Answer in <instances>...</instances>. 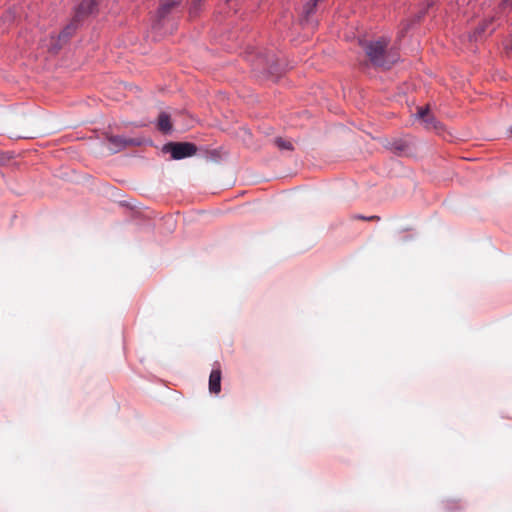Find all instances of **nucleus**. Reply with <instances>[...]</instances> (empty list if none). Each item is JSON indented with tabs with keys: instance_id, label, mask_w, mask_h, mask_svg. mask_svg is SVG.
Here are the masks:
<instances>
[{
	"instance_id": "nucleus-6",
	"label": "nucleus",
	"mask_w": 512,
	"mask_h": 512,
	"mask_svg": "<svg viewBox=\"0 0 512 512\" xmlns=\"http://www.w3.org/2000/svg\"><path fill=\"white\" fill-rule=\"evenodd\" d=\"M209 391L218 394L221 391V369L214 368L209 376Z\"/></svg>"
},
{
	"instance_id": "nucleus-2",
	"label": "nucleus",
	"mask_w": 512,
	"mask_h": 512,
	"mask_svg": "<svg viewBox=\"0 0 512 512\" xmlns=\"http://www.w3.org/2000/svg\"><path fill=\"white\" fill-rule=\"evenodd\" d=\"M163 151L171 153L173 159L180 160L195 155L197 147L189 142H170L164 145Z\"/></svg>"
},
{
	"instance_id": "nucleus-11",
	"label": "nucleus",
	"mask_w": 512,
	"mask_h": 512,
	"mask_svg": "<svg viewBox=\"0 0 512 512\" xmlns=\"http://www.w3.org/2000/svg\"><path fill=\"white\" fill-rule=\"evenodd\" d=\"M318 1H319V0H311V1H309V2L305 5V7H304V12H305V14H306V16H307V17H308L311 13H313L314 8L316 7V5H317V2H318Z\"/></svg>"
},
{
	"instance_id": "nucleus-8",
	"label": "nucleus",
	"mask_w": 512,
	"mask_h": 512,
	"mask_svg": "<svg viewBox=\"0 0 512 512\" xmlns=\"http://www.w3.org/2000/svg\"><path fill=\"white\" fill-rule=\"evenodd\" d=\"M157 128L163 133H169L172 130L171 118L168 113L161 112L159 114Z\"/></svg>"
},
{
	"instance_id": "nucleus-12",
	"label": "nucleus",
	"mask_w": 512,
	"mask_h": 512,
	"mask_svg": "<svg viewBox=\"0 0 512 512\" xmlns=\"http://www.w3.org/2000/svg\"><path fill=\"white\" fill-rule=\"evenodd\" d=\"M352 219L364 220V221H378V220H380V217L376 216V215L369 216V217H366V216H363V215H354L352 217Z\"/></svg>"
},
{
	"instance_id": "nucleus-13",
	"label": "nucleus",
	"mask_w": 512,
	"mask_h": 512,
	"mask_svg": "<svg viewBox=\"0 0 512 512\" xmlns=\"http://www.w3.org/2000/svg\"><path fill=\"white\" fill-rule=\"evenodd\" d=\"M502 5H503L504 7H510V8H512V0H503V1H502Z\"/></svg>"
},
{
	"instance_id": "nucleus-4",
	"label": "nucleus",
	"mask_w": 512,
	"mask_h": 512,
	"mask_svg": "<svg viewBox=\"0 0 512 512\" xmlns=\"http://www.w3.org/2000/svg\"><path fill=\"white\" fill-rule=\"evenodd\" d=\"M107 141L109 143V146H108L109 150L112 153H117L127 146L139 145V142L135 139L125 138L123 136H118V135L108 136Z\"/></svg>"
},
{
	"instance_id": "nucleus-15",
	"label": "nucleus",
	"mask_w": 512,
	"mask_h": 512,
	"mask_svg": "<svg viewBox=\"0 0 512 512\" xmlns=\"http://www.w3.org/2000/svg\"><path fill=\"white\" fill-rule=\"evenodd\" d=\"M485 30H486V28L484 26L481 27V29H480L481 32H485Z\"/></svg>"
},
{
	"instance_id": "nucleus-5",
	"label": "nucleus",
	"mask_w": 512,
	"mask_h": 512,
	"mask_svg": "<svg viewBox=\"0 0 512 512\" xmlns=\"http://www.w3.org/2000/svg\"><path fill=\"white\" fill-rule=\"evenodd\" d=\"M95 7L94 0H83L76 8L75 20L80 21L89 14H91Z\"/></svg>"
},
{
	"instance_id": "nucleus-16",
	"label": "nucleus",
	"mask_w": 512,
	"mask_h": 512,
	"mask_svg": "<svg viewBox=\"0 0 512 512\" xmlns=\"http://www.w3.org/2000/svg\"><path fill=\"white\" fill-rule=\"evenodd\" d=\"M510 133H511V136H512V126H511V129H510Z\"/></svg>"
},
{
	"instance_id": "nucleus-17",
	"label": "nucleus",
	"mask_w": 512,
	"mask_h": 512,
	"mask_svg": "<svg viewBox=\"0 0 512 512\" xmlns=\"http://www.w3.org/2000/svg\"><path fill=\"white\" fill-rule=\"evenodd\" d=\"M226 1H227V3H230L232 0H226Z\"/></svg>"
},
{
	"instance_id": "nucleus-9",
	"label": "nucleus",
	"mask_w": 512,
	"mask_h": 512,
	"mask_svg": "<svg viewBox=\"0 0 512 512\" xmlns=\"http://www.w3.org/2000/svg\"><path fill=\"white\" fill-rule=\"evenodd\" d=\"M418 117L422 119L428 127L432 126L434 123V118L430 114L428 108H420L418 111Z\"/></svg>"
},
{
	"instance_id": "nucleus-14",
	"label": "nucleus",
	"mask_w": 512,
	"mask_h": 512,
	"mask_svg": "<svg viewBox=\"0 0 512 512\" xmlns=\"http://www.w3.org/2000/svg\"><path fill=\"white\" fill-rule=\"evenodd\" d=\"M202 0H195L193 2V11L194 12L196 9H198V7L200 6V3H201Z\"/></svg>"
},
{
	"instance_id": "nucleus-1",
	"label": "nucleus",
	"mask_w": 512,
	"mask_h": 512,
	"mask_svg": "<svg viewBox=\"0 0 512 512\" xmlns=\"http://www.w3.org/2000/svg\"><path fill=\"white\" fill-rule=\"evenodd\" d=\"M389 42V39L381 37L378 40L367 42L363 46L366 56L373 66L388 69L398 60L397 53L388 50Z\"/></svg>"
},
{
	"instance_id": "nucleus-7",
	"label": "nucleus",
	"mask_w": 512,
	"mask_h": 512,
	"mask_svg": "<svg viewBox=\"0 0 512 512\" xmlns=\"http://www.w3.org/2000/svg\"><path fill=\"white\" fill-rule=\"evenodd\" d=\"M182 0H161L158 9V21L163 19L174 7L179 5Z\"/></svg>"
},
{
	"instance_id": "nucleus-3",
	"label": "nucleus",
	"mask_w": 512,
	"mask_h": 512,
	"mask_svg": "<svg viewBox=\"0 0 512 512\" xmlns=\"http://www.w3.org/2000/svg\"><path fill=\"white\" fill-rule=\"evenodd\" d=\"M79 21L75 20V18L73 19V21L68 24L63 30L62 32L58 35V38L57 40H54V38L52 37L51 40H52V43L49 47V50L53 53H56L60 50L62 44L64 42H66L72 35L73 33L75 32L76 28H77V23Z\"/></svg>"
},
{
	"instance_id": "nucleus-10",
	"label": "nucleus",
	"mask_w": 512,
	"mask_h": 512,
	"mask_svg": "<svg viewBox=\"0 0 512 512\" xmlns=\"http://www.w3.org/2000/svg\"><path fill=\"white\" fill-rule=\"evenodd\" d=\"M275 145L280 149V150H288V151H292L294 149L293 147V144L291 141L287 140V139H284V138H281V137H278L275 139Z\"/></svg>"
}]
</instances>
